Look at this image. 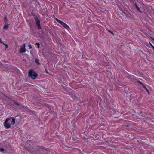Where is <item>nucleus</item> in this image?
I'll return each instance as SVG.
<instances>
[{
  "label": "nucleus",
  "instance_id": "nucleus-1",
  "mask_svg": "<svg viewBox=\"0 0 154 154\" xmlns=\"http://www.w3.org/2000/svg\"><path fill=\"white\" fill-rule=\"evenodd\" d=\"M15 122V118L10 117V118H7L4 123V126L7 128H9L11 125H14Z\"/></svg>",
  "mask_w": 154,
  "mask_h": 154
},
{
  "label": "nucleus",
  "instance_id": "nucleus-2",
  "mask_svg": "<svg viewBox=\"0 0 154 154\" xmlns=\"http://www.w3.org/2000/svg\"><path fill=\"white\" fill-rule=\"evenodd\" d=\"M29 75L32 79H35L37 76V74L32 70L29 71Z\"/></svg>",
  "mask_w": 154,
  "mask_h": 154
},
{
  "label": "nucleus",
  "instance_id": "nucleus-3",
  "mask_svg": "<svg viewBox=\"0 0 154 154\" xmlns=\"http://www.w3.org/2000/svg\"><path fill=\"white\" fill-rule=\"evenodd\" d=\"M56 21L60 24H61L63 27L65 28L66 29L68 30L69 29V27L63 21L56 18Z\"/></svg>",
  "mask_w": 154,
  "mask_h": 154
},
{
  "label": "nucleus",
  "instance_id": "nucleus-4",
  "mask_svg": "<svg viewBox=\"0 0 154 154\" xmlns=\"http://www.w3.org/2000/svg\"><path fill=\"white\" fill-rule=\"evenodd\" d=\"M25 44H23L21 46L20 50V53L25 52Z\"/></svg>",
  "mask_w": 154,
  "mask_h": 154
},
{
  "label": "nucleus",
  "instance_id": "nucleus-5",
  "mask_svg": "<svg viewBox=\"0 0 154 154\" xmlns=\"http://www.w3.org/2000/svg\"><path fill=\"white\" fill-rule=\"evenodd\" d=\"M35 19L36 20V24L37 27L39 29L41 28L40 26V20L38 19L37 17L35 18Z\"/></svg>",
  "mask_w": 154,
  "mask_h": 154
},
{
  "label": "nucleus",
  "instance_id": "nucleus-6",
  "mask_svg": "<svg viewBox=\"0 0 154 154\" xmlns=\"http://www.w3.org/2000/svg\"><path fill=\"white\" fill-rule=\"evenodd\" d=\"M135 5L136 7V8L137 11L139 12H140L142 13V12L140 10V8L138 7L137 4H135Z\"/></svg>",
  "mask_w": 154,
  "mask_h": 154
},
{
  "label": "nucleus",
  "instance_id": "nucleus-7",
  "mask_svg": "<svg viewBox=\"0 0 154 154\" xmlns=\"http://www.w3.org/2000/svg\"><path fill=\"white\" fill-rule=\"evenodd\" d=\"M138 82H139L140 84L141 85L142 87L144 88L146 90L147 92H149L148 90L146 88V87L144 86V85L140 82L138 81Z\"/></svg>",
  "mask_w": 154,
  "mask_h": 154
},
{
  "label": "nucleus",
  "instance_id": "nucleus-8",
  "mask_svg": "<svg viewBox=\"0 0 154 154\" xmlns=\"http://www.w3.org/2000/svg\"><path fill=\"white\" fill-rule=\"evenodd\" d=\"M8 27V25L7 24L5 25L3 27V28L4 29H7Z\"/></svg>",
  "mask_w": 154,
  "mask_h": 154
},
{
  "label": "nucleus",
  "instance_id": "nucleus-9",
  "mask_svg": "<svg viewBox=\"0 0 154 154\" xmlns=\"http://www.w3.org/2000/svg\"><path fill=\"white\" fill-rule=\"evenodd\" d=\"M149 44L153 48V50H154V46L152 45L150 42H149Z\"/></svg>",
  "mask_w": 154,
  "mask_h": 154
},
{
  "label": "nucleus",
  "instance_id": "nucleus-10",
  "mask_svg": "<svg viewBox=\"0 0 154 154\" xmlns=\"http://www.w3.org/2000/svg\"><path fill=\"white\" fill-rule=\"evenodd\" d=\"M35 45H37L38 48H39V44L38 43H36Z\"/></svg>",
  "mask_w": 154,
  "mask_h": 154
},
{
  "label": "nucleus",
  "instance_id": "nucleus-11",
  "mask_svg": "<svg viewBox=\"0 0 154 154\" xmlns=\"http://www.w3.org/2000/svg\"><path fill=\"white\" fill-rule=\"evenodd\" d=\"M3 45H5V47H6V48H8V45L7 44H4V43H3Z\"/></svg>",
  "mask_w": 154,
  "mask_h": 154
},
{
  "label": "nucleus",
  "instance_id": "nucleus-12",
  "mask_svg": "<svg viewBox=\"0 0 154 154\" xmlns=\"http://www.w3.org/2000/svg\"><path fill=\"white\" fill-rule=\"evenodd\" d=\"M0 151H1V152H3L4 151V149L2 148H0Z\"/></svg>",
  "mask_w": 154,
  "mask_h": 154
},
{
  "label": "nucleus",
  "instance_id": "nucleus-13",
  "mask_svg": "<svg viewBox=\"0 0 154 154\" xmlns=\"http://www.w3.org/2000/svg\"><path fill=\"white\" fill-rule=\"evenodd\" d=\"M35 62H36L37 63V64H39V62H38V61H37V60L36 59L35 60Z\"/></svg>",
  "mask_w": 154,
  "mask_h": 154
},
{
  "label": "nucleus",
  "instance_id": "nucleus-14",
  "mask_svg": "<svg viewBox=\"0 0 154 154\" xmlns=\"http://www.w3.org/2000/svg\"><path fill=\"white\" fill-rule=\"evenodd\" d=\"M29 49H30L32 48V46H31V45H29Z\"/></svg>",
  "mask_w": 154,
  "mask_h": 154
},
{
  "label": "nucleus",
  "instance_id": "nucleus-15",
  "mask_svg": "<svg viewBox=\"0 0 154 154\" xmlns=\"http://www.w3.org/2000/svg\"><path fill=\"white\" fill-rule=\"evenodd\" d=\"M5 22H6V21H7V18L6 17H5Z\"/></svg>",
  "mask_w": 154,
  "mask_h": 154
},
{
  "label": "nucleus",
  "instance_id": "nucleus-16",
  "mask_svg": "<svg viewBox=\"0 0 154 154\" xmlns=\"http://www.w3.org/2000/svg\"><path fill=\"white\" fill-rule=\"evenodd\" d=\"M108 31H109V32H110V33H111L112 35H113V33H112V32H111L110 31V30H109Z\"/></svg>",
  "mask_w": 154,
  "mask_h": 154
},
{
  "label": "nucleus",
  "instance_id": "nucleus-17",
  "mask_svg": "<svg viewBox=\"0 0 154 154\" xmlns=\"http://www.w3.org/2000/svg\"><path fill=\"white\" fill-rule=\"evenodd\" d=\"M0 43H2L3 44L4 43L2 41L1 39L0 38Z\"/></svg>",
  "mask_w": 154,
  "mask_h": 154
},
{
  "label": "nucleus",
  "instance_id": "nucleus-18",
  "mask_svg": "<svg viewBox=\"0 0 154 154\" xmlns=\"http://www.w3.org/2000/svg\"><path fill=\"white\" fill-rule=\"evenodd\" d=\"M30 52L31 54L32 55V51H31V50H30Z\"/></svg>",
  "mask_w": 154,
  "mask_h": 154
},
{
  "label": "nucleus",
  "instance_id": "nucleus-19",
  "mask_svg": "<svg viewBox=\"0 0 154 154\" xmlns=\"http://www.w3.org/2000/svg\"><path fill=\"white\" fill-rule=\"evenodd\" d=\"M46 72L47 73H48V72L47 71H46Z\"/></svg>",
  "mask_w": 154,
  "mask_h": 154
},
{
  "label": "nucleus",
  "instance_id": "nucleus-20",
  "mask_svg": "<svg viewBox=\"0 0 154 154\" xmlns=\"http://www.w3.org/2000/svg\"><path fill=\"white\" fill-rule=\"evenodd\" d=\"M151 38L152 39H153V40H154V39H152V38Z\"/></svg>",
  "mask_w": 154,
  "mask_h": 154
}]
</instances>
